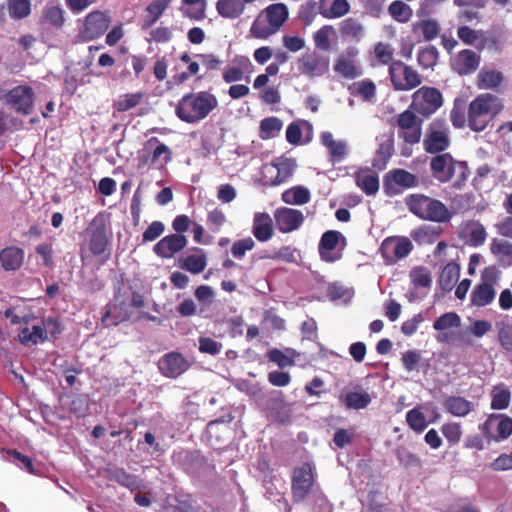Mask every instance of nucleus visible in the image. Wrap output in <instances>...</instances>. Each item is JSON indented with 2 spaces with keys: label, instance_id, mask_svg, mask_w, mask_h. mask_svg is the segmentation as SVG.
I'll use <instances>...</instances> for the list:
<instances>
[{
  "label": "nucleus",
  "instance_id": "nucleus-34",
  "mask_svg": "<svg viewBox=\"0 0 512 512\" xmlns=\"http://www.w3.org/2000/svg\"><path fill=\"white\" fill-rule=\"evenodd\" d=\"M216 9L222 17L235 19L244 12L245 5L241 0H218Z\"/></svg>",
  "mask_w": 512,
  "mask_h": 512
},
{
  "label": "nucleus",
  "instance_id": "nucleus-10",
  "mask_svg": "<svg viewBox=\"0 0 512 512\" xmlns=\"http://www.w3.org/2000/svg\"><path fill=\"white\" fill-rule=\"evenodd\" d=\"M415 113L409 108L397 117V135L410 145L419 143L422 136L423 120Z\"/></svg>",
  "mask_w": 512,
  "mask_h": 512
},
{
  "label": "nucleus",
  "instance_id": "nucleus-55",
  "mask_svg": "<svg viewBox=\"0 0 512 512\" xmlns=\"http://www.w3.org/2000/svg\"><path fill=\"white\" fill-rule=\"evenodd\" d=\"M43 17L46 22L56 27H61L64 23V11L58 5L47 6L44 9Z\"/></svg>",
  "mask_w": 512,
  "mask_h": 512
},
{
  "label": "nucleus",
  "instance_id": "nucleus-35",
  "mask_svg": "<svg viewBox=\"0 0 512 512\" xmlns=\"http://www.w3.org/2000/svg\"><path fill=\"white\" fill-rule=\"evenodd\" d=\"M460 267L455 262H449L442 270L439 285L444 291H450L459 279Z\"/></svg>",
  "mask_w": 512,
  "mask_h": 512
},
{
  "label": "nucleus",
  "instance_id": "nucleus-38",
  "mask_svg": "<svg viewBox=\"0 0 512 512\" xmlns=\"http://www.w3.org/2000/svg\"><path fill=\"white\" fill-rule=\"evenodd\" d=\"M340 401L343 402L348 409H364L370 402L371 397L367 392H349L344 396H340Z\"/></svg>",
  "mask_w": 512,
  "mask_h": 512
},
{
  "label": "nucleus",
  "instance_id": "nucleus-6",
  "mask_svg": "<svg viewBox=\"0 0 512 512\" xmlns=\"http://www.w3.org/2000/svg\"><path fill=\"white\" fill-rule=\"evenodd\" d=\"M443 105L441 92L434 87L423 86L412 94L410 109L414 112L429 117Z\"/></svg>",
  "mask_w": 512,
  "mask_h": 512
},
{
  "label": "nucleus",
  "instance_id": "nucleus-43",
  "mask_svg": "<svg viewBox=\"0 0 512 512\" xmlns=\"http://www.w3.org/2000/svg\"><path fill=\"white\" fill-rule=\"evenodd\" d=\"M274 166L278 171L275 183L280 184L293 174L296 162L292 158L279 157L275 159Z\"/></svg>",
  "mask_w": 512,
  "mask_h": 512
},
{
  "label": "nucleus",
  "instance_id": "nucleus-24",
  "mask_svg": "<svg viewBox=\"0 0 512 512\" xmlns=\"http://www.w3.org/2000/svg\"><path fill=\"white\" fill-rule=\"evenodd\" d=\"M461 237L473 247L481 246L487 238L485 227L478 221H468L461 226Z\"/></svg>",
  "mask_w": 512,
  "mask_h": 512
},
{
  "label": "nucleus",
  "instance_id": "nucleus-46",
  "mask_svg": "<svg viewBox=\"0 0 512 512\" xmlns=\"http://www.w3.org/2000/svg\"><path fill=\"white\" fill-rule=\"evenodd\" d=\"M356 183L368 195L375 194L379 189L378 177L371 173L357 174Z\"/></svg>",
  "mask_w": 512,
  "mask_h": 512
},
{
  "label": "nucleus",
  "instance_id": "nucleus-9",
  "mask_svg": "<svg viewBox=\"0 0 512 512\" xmlns=\"http://www.w3.org/2000/svg\"><path fill=\"white\" fill-rule=\"evenodd\" d=\"M347 246L346 237L339 231L328 230L321 236L318 252L321 260L333 263L342 258V253Z\"/></svg>",
  "mask_w": 512,
  "mask_h": 512
},
{
  "label": "nucleus",
  "instance_id": "nucleus-20",
  "mask_svg": "<svg viewBox=\"0 0 512 512\" xmlns=\"http://www.w3.org/2000/svg\"><path fill=\"white\" fill-rule=\"evenodd\" d=\"M187 245V238L182 234H170L158 241L153 251L161 258H172Z\"/></svg>",
  "mask_w": 512,
  "mask_h": 512
},
{
  "label": "nucleus",
  "instance_id": "nucleus-17",
  "mask_svg": "<svg viewBox=\"0 0 512 512\" xmlns=\"http://www.w3.org/2000/svg\"><path fill=\"white\" fill-rule=\"evenodd\" d=\"M276 226L283 233L292 232L298 229L304 221L301 211L293 208H278L274 213Z\"/></svg>",
  "mask_w": 512,
  "mask_h": 512
},
{
  "label": "nucleus",
  "instance_id": "nucleus-63",
  "mask_svg": "<svg viewBox=\"0 0 512 512\" xmlns=\"http://www.w3.org/2000/svg\"><path fill=\"white\" fill-rule=\"evenodd\" d=\"M457 36L465 44L474 45L481 38L482 32L468 26H461L457 30Z\"/></svg>",
  "mask_w": 512,
  "mask_h": 512
},
{
  "label": "nucleus",
  "instance_id": "nucleus-56",
  "mask_svg": "<svg viewBox=\"0 0 512 512\" xmlns=\"http://www.w3.org/2000/svg\"><path fill=\"white\" fill-rule=\"evenodd\" d=\"M411 282L416 287H430L432 277L430 272L424 267H417L410 272Z\"/></svg>",
  "mask_w": 512,
  "mask_h": 512
},
{
  "label": "nucleus",
  "instance_id": "nucleus-51",
  "mask_svg": "<svg viewBox=\"0 0 512 512\" xmlns=\"http://www.w3.org/2000/svg\"><path fill=\"white\" fill-rule=\"evenodd\" d=\"M406 421L409 427L417 432H422L428 425L424 414L418 408L407 412Z\"/></svg>",
  "mask_w": 512,
  "mask_h": 512
},
{
  "label": "nucleus",
  "instance_id": "nucleus-14",
  "mask_svg": "<svg viewBox=\"0 0 512 512\" xmlns=\"http://www.w3.org/2000/svg\"><path fill=\"white\" fill-rule=\"evenodd\" d=\"M314 483L312 466L304 463L294 470L292 476V495L295 502L303 501Z\"/></svg>",
  "mask_w": 512,
  "mask_h": 512
},
{
  "label": "nucleus",
  "instance_id": "nucleus-8",
  "mask_svg": "<svg viewBox=\"0 0 512 512\" xmlns=\"http://www.w3.org/2000/svg\"><path fill=\"white\" fill-rule=\"evenodd\" d=\"M450 145L449 126L443 119H434L427 127L423 146L428 153H439Z\"/></svg>",
  "mask_w": 512,
  "mask_h": 512
},
{
  "label": "nucleus",
  "instance_id": "nucleus-57",
  "mask_svg": "<svg viewBox=\"0 0 512 512\" xmlns=\"http://www.w3.org/2000/svg\"><path fill=\"white\" fill-rule=\"evenodd\" d=\"M318 13V2L308 0L302 5L299 11V18L308 26L315 20Z\"/></svg>",
  "mask_w": 512,
  "mask_h": 512
},
{
  "label": "nucleus",
  "instance_id": "nucleus-29",
  "mask_svg": "<svg viewBox=\"0 0 512 512\" xmlns=\"http://www.w3.org/2000/svg\"><path fill=\"white\" fill-rule=\"evenodd\" d=\"M24 259L22 249L10 246L0 251V263L4 270L14 271L21 267Z\"/></svg>",
  "mask_w": 512,
  "mask_h": 512
},
{
  "label": "nucleus",
  "instance_id": "nucleus-3",
  "mask_svg": "<svg viewBox=\"0 0 512 512\" xmlns=\"http://www.w3.org/2000/svg\"><path fill=\"white\" fill-rule=\"evenodd\" d=\"M288 16V8L283 3L267 6L253 21L249 30L250 36L261 40L268 39L281 29Z\"/></svg>",
  "mask_w": 512,
  "mask_h": 512
},
{
  "label": "nucleus",
  "instance_id": "nucleus-60",
  "mask_svg": "<svg viewBox=\"0 0 512 512\" xmlns=\"http://www.w3.org/2000/svg\"><path fill=\"white\" fill-rule=\"evenodd\" d=\"M441 431L447 441L451 444L458 443L462 437L461 426L455 422L444 424L441 428Z\"/></svg>",
  "mask_w": 512,
  "mask_h": 512
},
{
  "label": "nucleus",
  "instance_id": "nucleus-23",
  "mask_svg": "<svg viewBox=\"0 0 512 512\" xmlns=\"http://www.w3.org/2000/svg\"><path fill=\"white\" fill-rule=\"evenodd\" d=\"M480 56L472 50L460 51L452 60L453 69L460 75H467L477 70Z\"/></svg>",
  "mask_w": 512,
  "mask_h": 512
},
{
  "label": "nucleus",
  "instance_id": "nucleus-36",
  "mask_svg": "<svg viewBox=\"0 0 512 512\" xmlns=\"http://www.w3.org/2000/svg\"><path fill=\"white\" fill-rule=\"evenodd\" d=\"M477 80L480 89H494L502 83L503 75L500 71L485 67L478 73Z\"/></svg>",
  "mask_w": 512,
  "mask_h": 512
},
{
  "label": "nucleus",
  "instance_id": "nucleus-26",
  "mask_svg": "<svg viewBox=\"0 0 512 512\" xmlns=\"http://www.w3.org/2000/svg\"><path fill=\"white\" fill-rule=\"evenodd\" d=\"M319 14L326 19H337L350 11L348 0H319Z\"/></svg>",
  "mask_w": 512,
  "mask_h": 512
},
{
  "label": "nucleus",
  "instance_id": "nucleus-41",
  "mask_svg": "<svg viewBox=\"0 0 512 512\" xmlns=\"http://www.w3.org/2000/svg\"><path fill=\"white\" fill-rule=\"evenodd\" d=\"M336 35V31L332 25H324L313 34L315 47L322 51L331 49L330 39Z\"/></svg>",
  "mask_w": 512,
  "mask_h": 512
},
{
  "label": "nucleus",
  "instance_id": "nucleus-61",
  "mask_svg": "<svg viewBox=\"0 0 512 512\" xmlns=\"http://www.w3.org/2000/svg\"><path fill=\"white\" fill-rule=\"evenodd\" d=\"M255 242L251 237L235 241L231 247V253L235 258L241 259L247 251L254 248Z\"/></svg>",
  "mask_w": 512,
  "mask_h": 512
},
{
  "label": "nucleus",
  "instance_id": "nucleus-44",
  "mask_svg": "<svg viewBox=\"0 0 512 512\" xmlns=\"http://www.w3.org/2000/svg\"><path fill=\"white\" fill-rule=\"evenodd\" d=\"M282 126V121L277 117L265 118L260 123V137L262 139L274 138L280 133Z\"/></svg>",
  "mask_w": 512,
  "mask_h": 512
},
{
  "label": "nucleus",
  "instance_id": "nucleus-50",
  "mask_svg": "<svg viewBox=\"0 0 512 512\" xmlns=\"http://www.w3.org/2000/svg\"><path fill=\"white\" fill-rule=\"evenodd\" d=\"M414 30L420 32L426 40L437 37L440 27L436 20L428 19L414 25Z\"/></svg>",
  "mask_w": 512,
  "mask_h": 512
},
{
  "label": "nucleus",
  "instance_id": "nucleus-33",
  "mask_svg": "<svg viewBox=\"0 0 512 512\" xmlns=\"http://www.w3.org/2000/svg\"><path fill=\"white\" fill-rule=\"evenodd\" d=\"M490 250L502 264L512 265V243L504 239L494 238L491 241Z\"/></svg>",
  "mask_w": 512,
  "mask_h": 512
},
{
  "label": "nucleus",
  "instance_id": "nucleus-22",
  "mask_svg": "<svg viewBox=\"0 0 512 512\" xmlns=\"http://www.w3.org/2000/svg\"><path fill=\"white\" fill-rule=\"evenodd\" d=\"M108 27V17L100 11H94L88 14L85 19L83 35L86 39L93 40L101 36Z\"/></svg>",
  "mask_w": 512,
  "mask_h": 512
},
{
  "label": "nucleus",
  "instance_id": "nucleus-30",
  "mask_svg": "<svg viewBox=\"0 0 512 512\" xmlns=\"http://www.w3.org/2000/svg\"><path fill=\"white\" fill-rule=\"evenodd\" d=\"M341 37L354 42H359L364 35L362 23L355 18H346L339 25Z\"/></svg>",
  "mask_w": 512,
  "mask_h": 512
},
{
  "label": "nucleus",
  "instance_id": "nucleus-48",
  "mask_svg": "<svg viewBox=\"0 0 512 512\" xmlns=\"http://www.w3.org/2000/svg\"><path fill=\"white\" fill-rule=\"evenodd\" d=\"M390 15L398 22H408L412 17V9L402 1H394L389 6Z\"/></svg>",
  "mask_w": 512,
  "mask_h": 512
},
{
  "label": "nucleus",
  "instance_id": "nucleus-59",
  "mask_svg": "<svg viewBox=\"0 0 512 512\" xmlns=\"http://www.w3.org/2000/svg\"><path fill=\"white\" fill-rule=\"evenodd\" d=\"M499 329L498 339L502 347L512 351V324L508 322L497 323Z\"/></svg>",
  "mask_w": 512,
  "mask_h": 512
},
{
  "label": "nucleus",
  "instance_id": "nucleus-64",
  "mask_svg": "<svg viewBox=\"0 0 512 512\" xmlns=\"http://www.w3.org/2000/svg\"><path fill=\"white\" fill-rule=\"evenodd\" d=\"M494 227L498 235L512 239V215L508 214L503 217L494 225Z\"/></svg>",
  "mask_w": 512,
  "mask_h": 512
},
{
  "label": "nucleus",
  "instance_id": "nucleus-27",
  "mask_svg": "<svg viewBox=\"0 0 512 512\" xmlns=\"http://www.w3.org/2000/svg\"><path fill=\"white\" fill-rule=\"evenodd\" d=\"M146 149H152L151 163L156 168L164 167L172 159L171 149L156 137L146 142Z\"/></svg>",
  "mask_w": 512,
  "mask_h": 512
},
{
  "label": "nucleus",
  "instance_id": "nucleus-45",
  "mask_svg": "<svg viewBox=\"0 0 512 512\" xmlns=\"http://www.w3.org/2000/svg\"><path fill=\"white\" fill-rule=\"evenodd\" d=\"M295 356L296 353L292 349H287L285 352L279 349H272L268 352L269 360L276 363L280 368L294 365Z\"/></svg>",
  "mask_w": 512,
  "mask_h": 512
},
{
  "label": "nucleus",
  "instance_id": "nucleus-54",
  "mask_svg": "<svg viewBox=\"0 0 512 512\" xmlns=\"http://www.w3.org/2000/svg\"><path fill=\"white\" fill-rule=\"evenodd\" d=\"M223 345L222 343L207 337L201 336L198 339V349L203 354H209L211 356H216L222 351Z\"/></svg>",
  "mask_w": 512,
  "mask_h": 512
},
{
  "label": "nucleus",
  "instance_id": "nucleus-52",
  "mask_svg": "<svg viewBox=\"0 0 512 512\" xmlns=\"http://www.w3.org/2000/svg\"><path fill=\"white\" fill-rule=\"evenodd\" d=\"M461 324L460 317L454 312H447L441 315L433 324V328L437 331L447 330L452 327H459Z\"/></svg>",
  "mask_w": 512,
  "mask_h": 512
},
{
  "label": "nucleus",
  "instance_id": "nucleus-2",
  "mask_svg": "<svg viewBox=\"0 0 512 512\" xmlns=\"http://www.w3.org/2000/svg\"><path fill=\"white\" fill-rule=\"evenodd\" d=\"M502 109L499 97L491 93L480 94L469 104L468 126L473 131L481 132Z\"/></svg>",
  "mask_w": 512,
  "mask_h": 512
},
{
  "label": "nucleus",
  "instance_id": "nucleus-47",
  "mask_svg": "<svg viewBox=\"0 0 512 512\" xmlns=\"http://www.w3.org/2000/svg\"><path fill=\"white\" fill-rule=\"evenodd\" d=\"M511 393L503 386L494 387L492 390L491 408L502 410L509 406Z\"/></svg>",
  "mask_w": 512,
  "mask_h": 512
},
{
  "label": "nucleus",
  "instance_id": "nucleus-12",
  "mask_svg": "<svg viewBox=\"0 0 512 512\" xmlns=\"http://www.w3.org/2000/svg\"><path fill=\"white\" fill-rule=\"evenodd\" d=\"M412 243L406 237H388L381 246L380 251L382 257L389 264L396 263L397 261L405 258L412 250Z\"/></svg>",
  "mask_w": 512,
  "mask_h": 512
},
{
  "label": "nucleus",
  "instance_id": "nucleus-53",
  "mask_svg": "<svg viewBox=\"0 0 512 512\" xmlns=\"http://www.w3.org/2000/svg\"><path fill=\"white\" fill-rule=\"evenodd\" d=\"M417 60L423 68H432L437 63L438 50L434 46L423 48L419 51Z\"/></svg>",
  "mask_w": 512,
  "mask_h": 512
},
{
  "label": "nucleus",
  "instance_id": "nucleus-19",
  "mask_svg": "<svg viewBox=\"0 0 512 512\" xmlns=\"http://www.w3.org/2000/svg\"><path fill=\"white\" fill-rule=\"evenodd\" d=\"M33 90L29 86L21 85L10 90L6 95V101L18 112L29 114L33 105Z\"/></svg>",
  "mask_w": 512,
  "mask_h": 512
},
{
  "label": "nucleus",
  "instance_id": "nucleus-11",
  "mask_svg": "<svg viewBox=\"0 0 512 512\" xmlns=\"http://www.w3.org/2000/svg\"><path fill=\"white\" fill-rule=\"evenodd\" d=\"M334 71L346 79H355L363 74L359 60V50L355 46L347 47L335 60Z\"/></svg>",
  "mask_w": 512,
  "mask_h": 512
},
{
  "label": "nucleus",
  "instance_id": "nucleus-31",
  "mask_svg": "<svg viewBox=\"0 0 512 512\" xmlns=\"http://www.w3.org/2000/svg\"><path fill=\"white\" fill-rule=\"evenodd\" d=\"M207 265V257L204 251L200 248H195L194 253L185 257L180 267L184 270L189 271L192 274L201 273Z\"/></svg>",
  "mask_w": 512,
  "mask_h": 512
},
{
  "label": "nucleus",
  "instance_id": "nucleus-40",
  "mask_svg": "<svg viewBox=\"0 0 512 512\" xmlns=\"http://www.w3.org/2000/svg\"><path fill=\"white\" fill-rule=\"evenodd\" d=\"M349 89L352 94L366 102H372L376 96V86L368 79L353 83Z\"/></svg>",
  "mask_w": 512,
  "mask_h": 512
},
{
  "label": "nucleus",
  "instance_id": "nucleus-58",
  "mask_svg": "<svg viewBox=\"0 0 512 512\" xmlns=\"http://www.w3.org/2000/svg\"><path fill=\"white\" fill-rule=\"evenodd\" d=\"M143 98L142 93H132L120 96L115 102L118 111H127L137 106Z\"/></svg>",
  "mask_w": 512,
  "mask_h": 512
},
{
  "label": "nucleus",
  "instance_id": "nucleus-37",
  "mask_svg": "<svg viewBox=\"0 0 512 512\" xmlns=\"http://www.w3.org/2000/svg\"><path fill=\"white\" fill-rule=\"evenodd\" d=\"M310 198V191L303 186H295L282 193L283 202L290 205H304Z\"/></svg>",
  "mask_w": 512,
  "mask_h": 512
},
{
  "label": "nucleus",
  "instance_id": "nucleus-15",
  "mask_svg": "<svg viewBox=\"0 0 512 512\" xmlns=\"http://www.w3.org/2000/svg\"><path fill=\"white\" fill-rule=\"evenodd\" d=\"M189 366L188 360L178 352L167 353L158 362L160 372L169 378H177L187 371Z\"/></svg>",
  "mask_w": 512,
  "mask_h": 512
},
{
  "label": "nucleus",
  "instance_id": "nucleus-62",
  "mask_svg": "<svg viewBox=\"0 0 512 512\" xmlns=\"http://www.w3.org/2000/svg\"><path fill=\"white\" fill-rule=\"evenodd\" d=\"M390 175L396 184L404 187H413L417 181L413 174L401 169L390 172Z\"/></svg>",
  "mask_w": 512,
  "mask_h": 512
},
{
  "label": "nucleus",
  "instance_id": "nucleus-7",
  "mask_svg": "<svg viewBox=\"0 0 512 512\" xmlns=\"http://www.w3.org/2000/svg\"><path fill=\"white\" fill-rule=\"evenodd\" d=\"M389 77L396 91H410L418 87L422 82L420 74L400 60L390 63Z\"/></svg>",
  "mask_w": 512,
  "mask_h": 512
},
{
  "label": "nucleus",
  "instance_id": "nucleus-21",
  "mask_svg": "<svg viewBox=\"0 0 512 512\" xmlns=\"http://www.w3.org/2000/svg\"><path fill=\"white\" fill-rule=\"evenodd\" d=\"M320 142L327 149L332 162H342L349 154L348 142L335 139L329 131L321 133Z\"/></svg>",
  "mask_w": 512,
  "mask_h": 512
},
{
  "label": "nucleus",
  "instance_id": "nucleus-13",
  "mask_svg": "<svg viewBox=\"0 0 512 512\" xmlns=\"http://www.w3.org/2000/svg\"><path fill=\"white\" fill-rule=\"evenodd\" d=\"M480 429L486 438L506 439L512 434V419L503 414H491Z\"/></svg>",
  "mask_w": 512,
  "mask_h": 512
},
{
  "label": "nucleus",
  "instance_id": "nucleus-18",
  "mask_svg": "<svg viewBox=\"0 0 512 512\" xmlns=\"http://www.w3.org/2000/svg\"><path fill=\"white\" fill-rule=\"evenodd\" d=\"M299 71L309 77H319L329 70V59L316 53L306 54L299 59Z\"/></svg>",
  "mask_w": 512,
  "mask_h": 512
},
{
  "label": "nucleus",
  "instance_id": "nucleus-49",
  "mask_svg": "<svg viewBox=\"0 0 512 512\" xmlns=\"http://www.w3.org/2000/svg\"><path fill=\"white\" fill-rule=\"evenodd\" d=\"M20 340L24 344H37L46 339L44 329L39 325H34L32 330L24 328L19 334Z\"/></svg>",
  "mask_w": 512,
  "mask_h": 512
},
{
  "label": "nucleus",
  "instance_id": "nucleus-42",
  "mask_svg": "<svg viewBox=\"0 0 512 512\" xmlns=\"http://www.w3.org/2000/svg\"><path fill=\"white\" fill-rule=\"evenodd\" d=\"M7 10L11 18L20 20L31 13L30 0H7Z\"/></svg>",
  "mask_w": 512,
  "mask_h": 512
},
{
  "label": "nucleus",
  "instance_id": "nucleus-32",
  "mask_svg": "<svg viewBox=\"0 0 512 512\" xmlns=\"http://www.w3.org/2000/svg\"><path fill=\"white\" fill-rule=\"evenodd\" d=\"M495 289L486 283L476 285L471 294V302L475 306L483 307L490 304L495 298Z\"/></svg>",
  "mask_w": 512,
  "mask_h": 512
},
{
  "label": "nucleus",
  "instance_id": "nucleus-28",
  "mask_svg": "<svg viewBox=\"0 0 512 512\" xmlns=\"http://www.w3.org/2000/svg\"><path fill=\"white\" fill-rule=\"evenodd\" d=\"M443 407L455 417H465L475 409V404L460 396H449L444 400Z\"/></svg>",
  "mask_w": 512,
  "mask_h": 512
},
{
  "label": "nucleus",
  "instance_id": "nucleus-5",
  "mask_svg": "<svg viewBox=\"0 0 512 512\" xmlns=\"http://www.w3.org/2000/svg\"><path fill=\"white\" fill-rule=\"evenodd\" d=\"M430 168L435 179L442 183L455 179L457 184L464 182L469 169L465 162L455 160L450 154H439L431 159Z\"/></svg>",
  "mask_w": 512,
  "mask_h": 512
},
{
  "label": "nucleus",
  "instance_id": "nucleus-1",
  "mask_svg": "<svg viewBox=\"0 0 512 512\" xmlns=\"http://www.w3.org/2000/svg\"><path fill=\"white\" fill-rule=\"evenodd\" d=\"M218 106L217 98L206 91L184 95L176 106V115L184 122L196 123Z\"/></svg>",
  "mask_w": 512,
  "mask_h": 512
},
{
  "label": "nucleus",
  "instance_id": "nucleus-4",
  "mask_svg": "<svg viewBox=\"0 0 512 512\" xmlns=\"http://www.w3.org/2000/svg\"><path fill=\"white\" fill-rule=\"evenodd\" d=\"M404 202L409 212L422 220L444 223L452 217L444 203L424 194L407 195Z\"/></svg>",
  "mask_w": 512,
  "mask_h": 512
},
{
  "label": "nucleus",
  "instance_id": "nucleus-39",
  "mask_svg": "<svg viewBox=\"0 0 512 512\" xmlns=\"http://www.w3.org/2000/svg\"><path fill=\"white\" fill-rule=\"evenodd\" d=\"M167 7V0L152 1L147 7L148 16L144 19L142 28H151L159 20Z\"/></svg>",
  "mask_w": 512,
  "mask_h": 512
},
{
  "label": "nucleus",
  "instance_id": "nucleus-16",
  "mask_svg": "<svg viewBox=\"0 0 512 512\" xmlns=\"http://www.w3.org/2000/svg\"><path fill=\"white\" fill-rule=\"evenodd\" d=\"M89 248L94 255L102 254L108 244L104 216H96L88 227Z\"/></svg>",
  "mask_w": 512,
  "mask_h": 512
},
{
  "label": "nucleus",
  "instance_id": "nucleus-25",
  "mask_svg": "<svg viewBox=\"0 0 512 512\" xmlns=\"http://www.w3.org/2000/svg\"><path fill=\"white\" fill-rule=\"evenodd\" d=\"M252 234L260 242H266L273 236V221L265 212H256L253 216Z\"/></svg>",
  "mask_w": 512,
  "mask_h": 512
}]
</instances>
